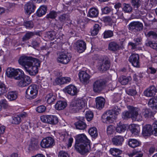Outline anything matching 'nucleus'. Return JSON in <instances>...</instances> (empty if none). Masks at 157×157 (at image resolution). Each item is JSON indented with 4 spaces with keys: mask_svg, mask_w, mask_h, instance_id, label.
<instances>
[{
    "mask_svg": "<svg viewBox=\"0 0 157 157\" xmlns=\"http://www.w3.org/2000/svg\"><path fill=\"white\" fill-rule=\"evenodd\" d=\"M156 90V88L154 86H151L144 91V94L147 97H151L155 95Z\"/></svg>",
    "mask_w": 157,
    "mask_h": 157,
    "instance_id": "obj_24",
    "label": "nucleus"
},
{
    "mask_svg": "<svg viewBox=\"0 0 157 157\" xmlns=\"http://www.w3.org/2000/svg\"><path fill=\"white\" fill-rule=\"evenodd\" d=\"M85 117L88 121H90L93 118V114L90 111H87L85 114Z\"/></svg>",
    "mask_w": 157,
    "mask_h": 157,
    "instance_id": "obj_52",
    "label": "nucleus"
},
{
    "mask_svg": "<svg viewBox=\"0 0 157 157\" xmlns=\"http://www.w3.org/2000/svg\"><path fill=\"white\" fill-rule=\"evenodd\" d=\"M23 71L19 69H15L11 67L8 68L6 71L7 76L10 78L13 77L15 79H19L23 75Z\"/></svg>",
    "mask_w": 157,
    "mask_h": 157,
    "instance_id": "obj_6",
    "label": "nucleus"
},
{
    "mask_svg": "<svg viewBox=\"0 0 157 157\" xmlns=\"http://www.w3.org/2000/svg\"><path fill=\"white\" fill-rule=\"evenodd\" d=\"M54 140L50 137L43 139L41 141L40 145L42 148H47L52 147L53 145Z\"/></svg>",
    "mask_w": 157,
    "mask_h": 157,
    "instance_id": "obj_12",
    "label": "nucleus"
},
{
    "mask_svg": "<svg viewBox=\"0 0 157 157\" xmlns=\"http://www.w3.org/2000/svg\"><path fill=\"white\" fill-rule=\"evenodd\" d=\"M143 29V24L139 21L132 22L128 25L129 30L134 32L140 31Z\"/></svg>",
    "mask_w": 157,
    "mask_h": 157,
    "instance_id": "obj_9",
    "label": "nucleus"
},
{
    "mask_svg": "<svg viewBox=\"0 0 157 157\" xmlns=\"http://www.w3.org/2000/svg\"><path fill=\"white\" fill-rule=\"evenodd\" d=\"M147 36L149 37H151L155 39H157V33L153 31L149 32L147 34Z\"/></svg>",
    "mask_w": 157,
    "mask_h": 157,
    "instance_id": "obj_53",
    "label": "nucleus"
},
{
    "mask_svg": "<svg viewBox=\"0 0 157 157\" xmlns=\"http://www.w3.org/2000/svg\"><path fill=\"white\" fill-rule=\"evenodd\" d=\"M98 15V10L95 8H91L90 9L88 12V16L90 17H97Z\"/></svg>",
    "mask_w": 157,
    "mask_h": 157,
    "instance_id": "obj_32",
    "label": "nucleus"
},
{
    "mask_svg": "<svg viewBox=\"0 0 157 157\" xmlns=\"http://www.w3.org/2000/svg\"><path fill=\"white\" fill-rule=\"evenodd\" d=\"M75 148L76 151L82 155H85L90 149V140L84 134H79L75 137Z\"/></svg>",
    "mask_w": 157,
    "mask_h": 157,
    "instance_id": "obj_2",
    "label": "nucleus"
},
{
    "mask_svg": "<svg viewBox=\"0 0 157 157\" xmlns=\"http://www.w3.org/2000/svg\"><path fill=\"white\" fill-rule=\"evenodd\" d=\"M98 69L100 71H105L108 70L110 66V63L108 58L104 59L98 64Z\"/></svg>",
    "mask_w": 157,
    "mask_h": 157,
    "instance_id": "obj_13",
    "label": "nucleus"
},
{
    "mask_svg": "<svg viewBox=\"0 0 157 157\" xmlns=\"http://www.w3.org/2000/svg\"><path fill=\"white\" fill-rule=\"evenodd\" d=\"M130 128L132 133L134 135H136L140 131V127L138 124H132Z\"/></svg>",
    "mask_w": 157,
    "mask_h": 157,
    "instance_id": "obj_36",
    "label": "nucleus"
},
{
    "mask_svg": "<svg viewBox=\"0 0 157 157\" xmlns=\"http://www.w3.org/2000/svg\"><path fill=\"white\" fill-rule=\"evenodd\" d=\"M148 105L152 109H156L157 108V97H155L150 99L148 102Z\"/></svg>",
    "mask_w": 157,
    "mask_h": 157,
    "instance_id": "obj_33",
    "label": "nucleus"
},
{
    "mask_svg": "<svg viewBox=\"0 0 157 157\" xmlns=\"http://www.w3.org/2000/svg\"><path fill=\"white\" fill-rule=\"evenodd\" d=\"M131 3L134 8L136 9V14L139 17H140L141 15L146 14V12L140 10L138 8L141 5V1L140 0H132Z\"/></svg>",
    "mask_w": 157,
    "mask_h": 157,
    "instance_id": "obj_11",
    "label": "nucleus"
},
{
    "mask_svg": "<svg viewBox=\"0 0 157 157\" xmlns=\"http://www.w3.org/2000/svg\"><path fill=\"white\" fill-rule=\"evenodd\" d=\"M109 152L113 155L117 156L121 153L122 151L119 149L111 148L109 150Z\"/></svg>",
    "mask_w": 157,
    "mask_h": 157,
    "instance_id": "obj_40",
    "label": "nucleus"
},
{
    "mask_svg": "<svg viewBox=\"0 0 157 157\" xmlns=\"http://www.w3.org/2000/svg\"><path fill=\"white\" fill-rule=\"evenodd\" d=\"M145 45L157 51V42L148 41L145 43Z\"/></svg>",
    "mask_w": 157,
    "mask_h": 157,
    "instance_id": "obj_43",
    "label": "nucleus"
},
{
    "mask_svg": "<svg viewBox=\"0 0 157 157\" xmlns=\"http://www.w3.org/2000/svg\"><path fill=\"white\" fill-rule=\"evenodd\" d=\"M111 10V9L107 6L101 9L102 13L105 14H106L109 13Z\"/></svg>",
    "mask_w": 157,
    "mask_h": 157,
    "instance_id": "obj_62",
    "label": "nucleus"
},
{
    "mask_svg": "<svg viewBox=\"0 0 157 157\" xmlns=\"http://www.w3.org/2000/svg\"><path fill=\"white\" fill-rule=\"evenodd\" d=\"M123 9L125 12L130 13L132 11V8L130 4L124 3L123 4Z\"/></svg>",
    "mask_w": 157,
    "mask_h": 157,
    "instance_id": "obj_44",
    "label": "nucleus"
},
{
    "mask_svg": "<svg viewBox=\"0 0 157 157\" xmlns=\"http://www.w3.org/2000/svg\"><path fill=\"white\" fill-rule=\"evenodd\" d=\"M86 104V101L83 98L74 100L71 103L70 109L73 113L77 112L83 109Z\"/></svg>",
    "mask_w": 157,
    "mask_h": 157,
    "instance_id": "obj_4",
    "label": "nucleus"
},
{
    "mask_svg": "<svg viewBox=\"0 0 157 157\" xmlns=\"http://www.w3.org/2000/svg\"><path fill=\"white\" fill-rule=\"evenodd\" d=\"M38 86L36 84H32L29 86L25 92V97L29 100L35 98L38 94Z\"/></svg>",
    "mask_w": 157,
    "mask_h": 157,
    "instance_id": "obj_5",
    "label": "nucleus"
},
{
    "mask_svg": "<svg viewBox=\"0 0 157 157\" xmlns=\"http://www.w3.org/2000/svg\"><path fill=\"white\" fill-rule=\"evenodd\" d=\"M66 102L61 101H58L55 106L56 109L58 110H61L63 109L67 106Z\"/></svg>",
    "mask_w": 157,
    "mask_h": 157,
    "instance_id": "obj_26",
    "label": "nucleus"
},
{
    "mask_svg": "<svg viewBox=\"0 0 157 157\" xmlns=\"http://www.w3.org/2000/svg\"><path fill=\"white\" fill-rule=\"evenodd\" d=\"M71 56L68 54L65 53H61L57 58L58 62L64 64H67L70 60Z\"/></svg>",
    "mask_w": 157,
    "mask_h": 157,
    "instance_id": "obj_14",
    "label": "nucleus"
},
{
    "mask_svg": "<svg viewBox=\"0 0 157 157\" xmlns=\"http://www.w3.org/2000/svg\"><path fill=\"white\" fill-rule=\"evenodd\" d=\"M63 91L71 96L76 95L77 93V88L73 85H69L66 86L63 90Z\"/></svg>",
    "mask_w": 157,
    "mask_h": 157,
    "instance_id": "obj_19",
    "label": "nucleus"
},
{
    "mask_svg": "<svg viewBox=\"0 0 157 157\" xmlns=\"http://www.w3.org/2000/svg\"><path fill=\"white\" fill-rule=\"evenodd\" d=\"M17 80H19L17 82L18 86L21 87L26 86L32 82V79L30 77L27 75H25L24 72L22 77L21 78Z\"/></svg>",
    "mask_w": 157,
    "mask_h": 157,
    "instance_id": "obj_10",
    "label": "nucleus"
},
{
    "mask_svg": "<svg viewBox=\"0 0 157 157\" xmlns=\"http://www.w3.org/2000/svg\"><path fill=\"white\" fill-rule=\"evenodd\" d=\"M153 134L155 136H157V121L154 122L153 124Z\"/></svg>",
    "mask_w": 157,
    "mask_h": 157,
    "instance_id": "obj_60",
    "label": "nucleus"
},
{
    "mask_svg": "<svg viewBox=\"0 0 157 157\" xmlns=\"http://www.w3.org/2000/svg\"><path fill=\"white\" fill-rule=\"evenodd\" d=\"M8 90V88L4 84L0 82V96L6 92Z\"/></svg>",
    "mask_w": 157,
    "mask_h": 157,
    "instance_id": "obj_45",
    "label": "nucleus"
},
{
    "mask_svg": "<svg viewBox=\"0 0 157 157\" xmlns=\"http://www.w3.org/2000/svg\"><path fill=\"white\" fill-rule=\"evenodd\" d=\"M131 111L132 118L134 117V116L138 114V112L140 111V109L134 107L132 106L131 107V108L130 109Z\"/></svg>",
    "mask_w": 157,
    "mask_h": 157,
    "instance_id": "obj_47",
    "label": "nucleus"
},
{
    "mask_svg": "<svg viewBox=\"0 0 157 157\" xmlns=\"http://www.w3.org/2000/svg\"><path fill=\"white\" fill-rule=\"evenodd\" d=\"M129 60L134 67H139L140 66L139 55L136 54H132L130 56Z\"/></svg>",
    "mask_w": 157,
    "mask_h": 157,
    "instance_id": "obj_16",
    "label": "nucleus"
},
{
    "mask_svg": "<svg viewBox=\"0 0 157 157\" xmlns=\"http://www.w3.org/2000/svg\"><path fill=\"white\" fill-rule=\"evenodd\" d=\"M100 28L99 25L98 24H95L93 30L91 32V35L94 36L97 35Z\"/></svg>",
    "mask_w": 157,
    "mask_h": 157,
    "instance_id": "obj_46",
    "label": "nucleus"
},
{
    "mask_svg": "<svg viewBox=\"0 0 157 157\" xmlns=\"http://www.w3.org/2000/svg\"><path fill=\"white\" fill-rule=\"evenodd\" d=\"M0 104L2 106V107L4 108H6L8 106V102L6 99L1 100L0 101Z\"/></svg>",
    "mask_w": 157,
    "mask_h": 157,
    "instance_id": "obj_61",
    "label": "nucleus"
},
{
    "mask_svg": "<svg viewBox=\"0 0 157 157\" xmlns=\"http://www.w3.org/2000/svg\"><path fill=\"white\" fill-rule=\"evenodd\" d=\"M77 129L80 130H84L86 127V124L82 120H80L75 123Z\"/></svg>",
    "mask_w": 157,
    "mask_h": 157,
    "instance_id": "obj_35",
    "label": "nucleus"
},
{
    "mask_svg": "<svg viewBox=\"0 0 157 157\" xmlns=\"http://www.w3.org/2000/svg\"><path fill=\"white\" fill-rule=\"evenodd\" d=\"M46 98L47 99V103L50 104L55 101L56 98L52 93H49L46 96Z\"/></svg>",
    "mask_w": 157,
    "mask_h": 157,
    "instance_id": "obj_42",
    "label": "nucleus"
},
{
    "mask_svg": "<svg viewBox=\"0 0 157 157\" xmlns=\"http://www.w3.org/2000/svg\"><path fill=\"white\" fill-rule=\"evenodd\" d=\"M131 78L130 77H127L125 76H122L119 78L118 81L122 85H125L128 84L130 81Z\"/></svg>",
    "mask_w": 157,
    "mask_h": 157,
    "instance_id": "obj_27",
    "label": "nucleus"
},
{
    "mask_svg": "<svg viewBox=\"0 0 157 157\" xmlns=\"http://www.w3.org/2000/svg\"><path fill=\"white\" fill-rule=\"evenodd\" d=\"M75 49L80 53L83 52L86 49V44L83 40H78L76 44Z\"/></svg>",
    "mask_w": 157,
    "mask_h": 157,
    "instance_id": "obj_18",
    "label": "nucleus"
},
{
    "mask_svg": "<svg viewBox=\"0 0 157 157\" xmlns=\"http://www.w3.org/2000/svg\"><path fill=\"white\" fill-rule=\"evenodd\" d=\"M39 142L37 139L33 138L31 140L28 150L30 151H33L37 150L39 148Z\"/></svg>",
    "mask_w": 157,
    "mask_h": 157,
    "instance_id": "obj_21",
    "label": "nucleus"
},
{
    "mask_svg": "<svg viewBox=\"0 0 157 157\" xmlns=\"http://www.w3.org/2000/svg\"><path fill=\"white\" fill-rule=\"evenodd\" d=\"M41 121L43 122L52 125L57 124L58 122V118L55 115H48L42 116Z\"/></svg>",
    "mask_w": 157,
    "mask_h": 157,
    "instance_id": "obj_8",
    "label": "nucleus"
},
{
    "mask_svg": "<svg viewBox=\"0 0 157 157\" xmlns=\"http://www.w3.org/2000/svg\"><path fill=\"white\" fill-rule=\"evenodd\" d=\"M124 140L123 136H114L112 139V142L113 145L116 146H121Z\"/></svg>",
    "mask_w": 157,
    "mask_h": 157,
    "instance_id": "obj_20",
    "label": "nucleus"
},
{
    "mask_svg": "<svg viewBox=\"0 0 157 157\" xmlns=\"http://www.w3.org/2000/svg\"><path fill=\"white\" fill-rule=\"evenodd\" d=\"M21 121V117L18 115L16 116L13 118L12 120V122L13 124H18Z\"/></svg>",
    "mask_w": 157,
    "mask_h": 157,
    "instance_id": "obj_51",
    "label": "nucleus"
},
{
    "mask_svg": "<svg viewBox=\"0 0 157 157\" xmlns=\"http://www.w3.org/2000/svg\"><path fill=\"white\" fill-rule=\"evenodd\" d=\"M24 25L27 28H32L34 26L33 22L32 21H27L24 23Z\"/></svg>",
    "mask_w": 157,
    "mask_h": 157,
    "instance_id": "obj_57",
    "label": "nucleus"
},
{
    "mask_svg": "<svg viewBox=\"0 0 157 157\" xmlns=\"http://www.w3.org/2000/svg\"><path fill=\"white\" fill-rule=\"evenodd\" d=\"M140 144V142L135 139H131L129 140L128 145L131 147L134 148L139 146Z\"/></svg>",
    "mask_w": 157,
    "mask_h": 157,
    "instance_id": "obj_28",
    "label": "nucleus"
},
{
    "mask_svg": "<svg viewBox=\"0 0 157 157\" xmlns=\"http://www.w3.org/2000/svg\"><path fill=\"white\" fill-rule=\"evenodd\" d=\"M69 137V136L67 132H65L63 134H62L60 136V139L61 140L65 142L68 139Z\"/></svg>",
    "mask_w": 157,
    "mask_h": 157,
    "instance_id": "obj_54",
    "label": "nucleus"
},
{
    "mask_svg": "<svg viewBox=\"0 0 157 157\" xmlns=\"http://www.w3.org/2000/svg\"><path fill=\"white\" fill-rule=\"evenodd\" d=\"M134 43L130 42L128 44L129 46L131 47L132 49H135L137 48V47L142 44V38L139 37L133 39Z\"/></svg>",
    "mask_w": 157,
    "mask_h": 157,
    "instance_id": "obj_23",
    "label": "nucleus"
},
{
    "mask_svg": "<svg viewBox=\"0 0 157 157\" xmlns=\"http://www.w3.org/2000/svg\"><path fill=\"white\" fill-rule=\"evenodd\" d=\"M141 115H142L141 113H140V114L138 113L136 115L134 116L132 118L133 120H135L137 121H140L142 119V117Z\"/></svg>",
    "mask_w": 157,
    "mask_h": 157,
    "instance_id": "obj_64",
    "label": "nucleus"
},
{
    "mask_svg": "<svg viewBox=\"0 0 157 157\" xmlns=\"http://www.w3.org/2000/svg\"><path fill=\"white\" fill-rule=\"evenodd\" d=\"M34 36V34L33 32L28 31L23 36L22 40L23 41L28 40Z\"/></svg>",
    "mask_w": 157,
    "mask_h": 157,
    "instance_id": "obj_39",
    "label": "nucleus"
},
{
    "mask_svg": "<svg viewBox=\"0 0 157 157\" xmlns=\"http://www.w3.org/2000/svg\"><path fill=\"white\" fill-rule=\"evenodd\" d=\"M45 107L44 105H40L36 108V110L39 113H42L44 112L46 110Z\"/></svg>",
    "mask_w": 157,
    "mask_h": 157,
    "instance_id": "obj_59",
    "label": "nucleus"
},
{
    "mask_svg": "<svg viewBox=\"0 0 157 157\" xmlns=\"http://www.w3.org/2000/svg\"><path fill=\"white\" fill-rule=\"evenodd\" d=\"M126 129V127L125 125L122 124L120 122L117 124L116 130L117 132L121 133L124 132Z\"/></svg>",
    "mask_w": 157,
    "mask_h": 157,
    "instance_id": "obj_37",
    "label": "nucleus"
},
{
    "mask_svg": "<svg viewBox=\"0 0 157 157\" xmlns=\"http://www.w3.org/2000/svg\"><path fill=\"white\" fill-rule=\"evenodd\" d=\"M112 17L113 20L116 21L117 19H123L124 18L123 13L121 11L117 10V12L114 13H113Z\"/></svg>",
    "mask_w": 157,
    "mask_h": 157,
    "instance_id": "obj_31",
    "label": "nucleus"
},
{
    "mask_svg": "<svg viewBox=\"0 0 157 157\" xmlns=\"http://www.w3.org/2000/svg\"><path fill=\"white\" fill-rule=\"evenodd\" d=\"M36 8V6L33 2H28L24 6L25 13L28 15H30L34 12Z\"/></svg>",
    "mask_w": 157,
    "mask_h": 157,
    "instance_id": "obj_17",
    "label": "nucleus"
},
{
    "mask_svg": "<svg viewBox=\"0 0 157 157\" xmlns=\"http://www.w3.org/2000/svg\"><path fill=\"white\" fill-rule=\"evenodd\" d=\"M80 81L84 84H87L89 82L90 76L87 72L81 71L79 73Z\"/></svg>",
    "mask_w": 157,
    "mask_h": 157,
    "instance_id": "obj_15",
    "label": "nucleus"
},
{
    "mask_svg": "<svg viewBox=\"0 0 157 157\" xmlns=\"http://www.w3.org/2000/svg\"><path fill=\"white\" fill-rule=\"evenodd\" d=\"M58 157H69V155L67 152L62 151L59 153Z\"/></svg>",
    "mask_w": 157,
    "mask_h": 157,
    "instance_id": "obj_58",
    "label": "nucleus"
},
{
    "mask_svg": "<svg viewBox=\"0 0 157 157\" xmlns=\"http://www.w3.org/2000/svg\"><path fill=\"white\" fill-rule=\"evenodd\" d=\"M121 99V96L120 94L118 93H115L113 95V102L116 103L119 101Z\"/></svg>",
    "mask_w": 157,
    "mask_h": 157,
    "instance_id": "obj_56",
    "label": "nucleus"
},
{
    "mask_svg": "<svg viewBox=\"0 0 157 157\" xmlns=\"http://www.w3.org/2000/svg\"><path fill=\"white\" fill-rule=\"evenodd\" d=\"M56 15L57 14L56 12L52 11L47 15L46 18H48L54 19L56 17Z\"/></svg>",
    "mask_w": 157,
    "mask_h": 157,
    "instance_id": "obj_55",
    "label": "nucleus"
},
{
    "mask_svg": "<svg viewBox=\"0 0 157 157\" xmlns=\"http://www.w3.org/2000/svg\"><path fill=\"white\" fill-rule=\"evenodd\" d=\"M18 62L24 67L26 71L30 75H35L38 73V68L40 66V62L38 59L23 56L20 58Z\"/></svg>",
    "mask_w": 157,
    "mask_h": 157,
    "instance_id": "obj_1",
    "label": "nucleus"
},
{
    "mask_svg": "<svg viewBox=\"0 0 157 157\" xmlns=\"http://www.w3.org/2000/svg\"><path fill=\"white\" fill-rule=\"evenodd\" d=\"M115 132V127L110 125L108 126L107 128V133L109 135H111L113 134Z\"/></svg>",
    "mask_w": 157,
    "mask_h": 157,
    "instance_id": "obj_50",
    "label": "nucleus"
},
{
    "mask_svg": "<svg viewBox=\"0 0 157 157\" xmlns=\"http://www.w3.org/2000/svg\"><path fill=\"white\" fill-rule=\"evenodd\" d=\"M47 10V7L45 6H41L37 10L36 13L38 17H41L45 14Z\"/></svg>",
    "mask_w": 157,
    "mask_h": 157,
    "instance_id": "obj_30",
    "label": "nucleus"
},
{
    "mask_svg": "<svg viewBox=\"0 0 157 157\" xmlns=\"http://www.w3.org/2000/svg\"><path fill=\"white\" fill-rule=\"evenodd\" d=\"M95 101L96 102V106L98 109H101L104 106L105 100L103 97H98L96 98Z\"/></svg>",
    "mask_w": 157,
    "mask_h": 157,
    "instance_id": "obj_25",
    "label": "nucleus"
},
{
    "mask_svg": "<svg viewBox=\"0 0 157 157\" xmlns=\"http://www.w3.org/2000/svg\"><path fill=\"white\" fill-rule=\"evenodd\" d=\"M109 49L112 51H117L119 48V45L115 42L112 41L109 44Z\"/></svg>",
    "mask_w": 157,
    "mask_h": 157,
    "instance_id": "obj_38",
    "label": "nucleus"
},
{
    "mask_svg": "<svg viewBox=\"0 0 157 157\" xmlns=\"http://www.w3.org/2000/svg\"><path fill=\"white\" fill-rule=\"evenodd\" d=\"M113 35V31L110 30H106L103 33L104 37L105 38L112 37Z\"/></svg>",
    "mask_w": 157,
    "mask_h": 157,
    "instance_id": "obj_49",
    "label": "nucleus"
},
{
    "mask_svg": "<svg viewBox=\"0 0 157 157\" xmlns=\"http://www.w3.org/2000/svg\"><path fill=\"white\" fill-rule=\"evenodd\" d=\"M112 110L113 111L110 110L107 111L102 116V120L103 122L112 123L117 118L115 115L119 114L121 111L120 109L116 105L113 107Z\"/></svg>",
    "mask_w": 157,
    "mask_h": 157,
    "instance_id": "obj_3",
    "label": "nucleus"
},
{
    "mask_svg": "<svg viewBox=\"0 0 157 157\" xmlns=\"http://www.w3.org/2000/svg\"><path fill=\"white\" fill-rule=\"evenodd\" d=\"M153 131L151 125L146 124L143 127L142 134L144 136H149L153 134Z\"/></svg>",
    "mask_w": 157,
    "mask_h": 157,
    "instance_id": "obj_22",
    "label": "nucleus"
},
{
    "mask_svg": "<svg viewBox=\"0 0 157 157\" xmlns=\"http://www.w3.org/2000/svg\"><path fill=\"white\" fill-rule=\"evenodd\" d=\"M127 94L131 96H134L137 93L136 90L130 89L126 91Z\"/></svg>",
    "mask_w": 157,
    "mask_h": 157,
    "instance_id": "obj_63",
    "label": "nucleus"
},
{
    "mask_svg": "<svg viewBox=\"0 0 157 157\" xmlns=\"http://www.w3.org/2000/svg\"><path fill=\"white\" fill-rule=\"evenodd\" d=\"M141 114L145 118L151 117L152 116V112L150 109L146 108L143 109H142Z\"/></svg>",
    "mask_w": 157,
    "mask_h": 157,
    "instance_id": "obj_34",
    "label": "nucleus"
},
{
    "mask_svg": "<svg viewBox=\"0 0 157 157\" xmlns=\"http://www.w3.org/2000/svg\"><path fill=\"white\" fill-rule=\"evenodd\" d=\"M69 18V16L67 14H63L60 15L58 17L59 20L62 22H63L66 20H68Z\"/></svg>",
    "mask_w": 157,
    "mask_h": 157,
    "instance_id": "obj_48",
    "label": "nucleus"
},
{
    "mask_svg": "<svg viewBox=\"0 0 157 157\" xmlns=\"http://www.w3.org/2000/svg\"><path fill=\"white\" fill-rule=\"evenodd\" d=\"M6 97L10 101H12L17 99V94L16 91H11L8 93L6 94Z\"/></svg>",
    "mask_w": 157,
    "mask_h": 157,
    "instance_id": "obj_29",
    "label": "nucleus"
},
{
    "mask_svg": "<svg viewBox=\"0 0 157 157\" xmlns=\"http://www.w3.org/2000/svg\"><path fill=\"white\" fill-rule=\"evenodd\" d=\"M107 83L105 80L100 79L97 80L93 84V90L95 93H100L104 88Z\"/></svg>",
    "mask_w": 157,
    "mask_h": 157,
    "instance_id": "obj_7",
    "label": "nucleus"
},
{
    "mask_svg": "<svg viewBox=\"0 0 157 157\" xmlns=\"http://www.w3.org/2000/svg\"><path fill=\"white\" fill-rule=\"evenodd\" d=\"M89 133L93 138H95L98 136L97 129L94 127L91 128L89 130Z\"/></svg>",
    "mask_w": 157,
    "mask_h": 157,
    "instance_id": "obj_41",
    "label": "nucleus"
}]
</instances>
